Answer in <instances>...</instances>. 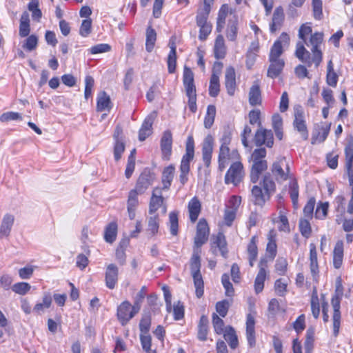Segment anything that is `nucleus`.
Listing matches in <instances>:
<instances>
[{"instance_id": "obj_1", "label": "nucleus", "mask_w": 353, "mask_h": 353, "mask_svg": "<svg viewBox=\"0 0 353 353\" xmlns=\"http://www.w3.org/2000/svg\"><path fill=\"white\" fill-rule=\"evenodd\" d=\"M323 41V34L317 32L311 34L308 42H305L307 47L312 46L311 51L313 54L312 58H311L310 52L304 47L303 43L301 41L298 42L295 52L296 57L300 61L306 63L308 67H310L312 63H314L316 68L319 67L323 59L322 52L319 49V46Z\"/></svg>"}, {"instance_id": "obj_2", "label": "nucleus", "mask_w": 353, "mask_h": 353, "mask_svg": "<svg viewBox=\"0 0 353 353\" xmlns=\"http://www.w3.org/2000/svg\"><path fill=\"white\" fill-rule=\"evenodd\" d=\"M276 185L269 173L264 175L259 185H254L252 190V197L254 205L262 207L274 193Z\"/></svg>"}, {"instance_id": "obj_3", "label": "nucleus", "mask_w": 353, "mask_h": 353, "mask_svg": "<svg viewBox=\"0 0 353 353\" xmlns=\"http://www.w3.org/2000/svg\"><path fill=\"white\" fill-rule=\"evenodd\" d=\"M200 252L199 249H194L190 261V272L198 298H201L204 293V283L201 274Z\"/></svg>"}, {"instance_id": "obj_4", "label": "nucleus", "mask_w": 353, "mask_h": 353, "mask_svg": "<svg viewBox=\"0 0 353 353\" xmlns=\"http://www.w3.org/2000/svg\"><path fill=\"white\" fill-rule=\"evenodd\" d=\"M243 177L244 170L243 164L237 161L234 162L227 171L225 176V183L236 186L242 181Z\"/></svg>"}, {"instance_id": "obj_5", "label": "nucleus", "mask_w": 353, "mask_h": 353, "mask_svg": "<svg viewBox=\"0 0 353 353\" xmlns=\"http://www.w3.org/2000/svg\"><path fill=\"white\" fill-rule=\"evenodd\" d=\"M139 310L135 309L128 301H123L117 307V316L122 325H126Z\"/></svg>"}, {"instance_id": "obj_6", "label": "nucleus", "mask_w": 353, "mask_h": 353, "mask_svg": "<svg viewBox=\"0 0 353 353\" xmlns=\"http://www.w3.org/2000/svg\"><path fill=\"white\" fill-rule=\"evenodd\" d=\"M155 179V174L149 169H145L139 175L135 188L132 190L143 194L148 188L152 185Z\"/></svg>"}, {"instance_id": "obj_7", "label": "nucleus", "mask_w": 353, "mask_h": 353, "mask_svg": "<svg viewBox=\"0 0 353 353\" xmlns=\"http://www.w3.org/2000/svg\"><path fill=\"white\" fill-rule=\"evenodd\" d=\"M293 126L300 133L303 140L305 141L308 139L309 133L304 119V112L300 106L294 109Z\"/></svg>"}, {"instance_id": "obj_8", "label": "nucleus", "mask_w": 353, "mask_h": 353, "mask_svg": "<svg viewBox=\"0 0 353 353\" xmlns=\"http://www.w3.org/2000/svg\"><path fill=\"white\" fill-rule=\"evenodd\" d=\"M210 233L208 224L205 219H201L196 225V232L194 237V246L196 249L201 247L208 241Z\"/></svg>"}, {"instance_id": "obj_9", "label": "nucleus", "mask_w": 353, "mask_h": 353, "mask_svg": "<svg viewBox=\"0 0 353 353\" xmlns=\"http://www.w3.org/2000/svg\"><path fill=\"white\" fill-rule=\"evenodd\" d=\"M290 41L289 35L283 32L279 38L275 41L270 52L269 59H281L280 57L283 52V46H288Z\"/></svg>"}, {"instance_id": "obj_10", "label": "nucleus", "mask_w": 353, "mask_h": 353, "mask_svg": "<svg viewBox=\"0 0 353 353\" xmlns=\"http://www.w3.org/2000/svg\"><path fill=\"white\" fill-rule=\"evenodd\" d=\"M223 67L221 62H215L213 66V73L211 75L209 86V94L212 97H216L220 91L219 74Z\"/></svg>"}, {"instance_id": "obj_11", "label": "nucleus", "mask_w": 353, "mask_h": 353, "mask_svg": "<svg viewBox=\"0 0 353 353\" xmlns=\"http://www.w3.org/2000/svg\"><path fill=\"white\" fill-rule=\"evenodd\" d=\"M254 142L256 146L265 145L271 148L274 144V137L272 130L260 128L255 133Z\"/></svg>"}, {"instance_id": "obj_12", "label": "nucleus", "mask_w": 353, "mask_h": 353, "mask_svg": "<svg viewBox=\"0 0 353 353\" xmlns=\"http://www.w3.org/2000/svg\"><path fill=\"white\" fill-rule=\"evenodd\" d=\"M231 157L237 159L239 157L237 150L230 152L229 146L221 145L218 157L219 170L220 171L222 172L226 168Z\"/></svg>"}, {"instance_id": "obj_13", "label": "nucleus", "mask_w": 353, "mask_h": 353, "mask_svg": "<svg viewBox=\"0 0 353 353\" xmlns=\"http://www.w3.org/2000/svg\"><path fill=\"white\" fill-rule=\"evenodd\" d=\"M272 172L277 181H283L288 177L289 166L285 158H281L272 165Z\"/></svg>"}, {"instance_id": "obj_14", "label": "nucleus", "mask_w": 353, "mask_h": 353, "mask_svg": "<svg viewBox=\"0 0 353 353\" xmlns=\"http://www.w3.org/2000/svg\"><path fill=\"white\" fill-rule=\"evenodd\" d=\"M267 263V259L265 258L260 260L259 264V270L254 281V290L256 294L261 292L264 288V282L267 276L265 270L268 266Z\"/></svg>"}, {"instance_id": "obj_15", "label": "nucleus", "mask_w": 353, "mask_h": 353, "mask_svg": "<svg viewBox=\"0 0 353 353\" xmlns=\"http://www.w3.org/2000/svg\"><path fill=\"white\" fill-rule=\"evenodd\" d=\"M214 138L212 135H207L202 144V159L204 165L208 168L211 163L213 152Z\"/></svg>"}, {"instance_id": "obj_16", "label": "nucleus", "mask_w": 353, "mask_h": 353, "mask_svg": "<svg viewBox=\"0 0 353 353\" xmlns=\"http://www.w3.org/2000/svg\"><path fill=\"white\" fill-rule=\"evenodd\" d=\"M119 278V268L114 263L109 264L105 272V282L106 287L110 290L115 288Z\"/></svg>"}, {"instance_id": "obj_17", "label": "nucleus", "mask_w": 353, "mask_h": 353, "mask_svg": "<svg viewBox=\"0 0 353 353\" xmlns=\"http://www.w3.org/2000/svg\"><path fill=\"white\" fill-rule=\"evenodd\" d=\"M228 14L230 15V17L235 14L234 10L229 7L228 4L222 5L218 13L216 27V32H221L223 31L225 25V20Z\"/></svg>"}, {"instance_id": "obj_18", "label": "nucleus", "mask_w": 353, "mask_h": 353, "mask_svg": "<svg viewBox=\"0 0 353 353\" xmlns=\"http://www.w3.org/2000/svg\"><path fill=\"white\" fill-rule=\"evenodd\" d=\"M310 270L314 281H317L319 279V264L316 245L314 243L310 244Z\"/></svg>"}, {"instance_id": "obj_19", "label": "nucleus", "mask_w": 353, "mask_h": 353, "mask_svg": "<svg viewBox=\"0 0 353 353\" xmlns=\"http://www.w3.org/2000/svg\"><path fill=\"white\" fill-rule=\"evenodd\" d=\"M172 134L170 130H166L163 132L161 139V150L162 152L163 157L165 159H169L172 153Z\"/></svg>"}, {"instance_id": "obj_20", "label": "nucleus", "mask_w": 353, "mask_h": 353, "mask_svg": "<svg viewBox=\"0 0 353 353\" xmlns=\"http://www.w3.org/2000/svg\"><path fill=\"white\" fill-rule=\"evenodd\" d=\"M332 305L334 310L333 313V331L335 336H336L339 331L340 321H341V312H340V302L341 299L338 296H334L332 299Z\"/></svg>"}, {"instance_id": "obj_21", "label": "nucleus", "mask_w": 353, "mask_h": 353, "mask_svg": "<svg viewBox=\"0 0 353 353\" xmlns=\"http://www.w3.org/2000/svg\"><path fill=\"white\" fill-rule=\"evenodd\" d=\"M225 85L229 95H234L236 87V74L234 68L229 67L226 69L225 74Z\"/></svg>"}, {"instance_id": "obj_22", "label": "nucleus", "mask_w": 353, "mask_h": 353, "mask_svg": "<svg viewBox=\"0 0 353 353\" xmlns=\"http://www.w3.org/2000/svg\"><path fill=\"white\" fill-rule=\"evenodd\" d=\"M238 34V17L236 14L232 15L228 19L225 35L229 41H234Z\"/></svg>"}, {"instance_id": "obj_23", "label": "nucleus", "mask_w": 353, "mask_h": 353, "mask_svg": "<svg viewBox=\"0 0 353 353\" xmlns=\"http://www.w3.org/2000/svg\"><path fill=\"white\" fill-rule=\"evenodd\" d=\"M139 194L135 190H131L128 194V198L127 201V210L128 216L130 220H133L135 218V211L139 205L138 195Z\"/></svg>"}, {"instance_id": "obj_24", "label": "nucleus", "mask_w": 353, "mask_h": 353, "mask_svg": "<svg viewBox=\"0 0 353 353\" xmlns=\"http://www.w3.org/2000/svg\"><path fill=\"white\" fill-rule=\"evenodd\" d=\"M254 325V316L251 314H248L246 317V337L250 347H254L256 343Z\"/></svg>"}, {"instance_id": "obj_25", "label": "nucleus", "mask_w": 353, "mask_h": 353, "mask_svg": "<svg viewBox=\"0 0 353 353\" xmlns=\"http://www.w3.org/2000/svg\"><path fill=\"white\" fill-rule=\"evenodd\" d=\"M250 172V181L252 183L258 182L262 172L268 168L266 161H252Z\"/></svg>"}, {"instance_id": "obj_26", "label": "nucleus", "mask_w": 353, "mask_h": 353, "mask_svg": "<svg viewBox=\"0 0 353 353\" xmlns=\"http://www.w3.org/2000/svg\"><path fill=\"white\" fill-rule=\"evenodd\" d=\"M269 61L270 64L268 70V77L275 79L281 73L285 65V61L283 59H269Z\"/></svg>"}, {"instance_id": "obj_27", "label": "nucleus", "mask_w": 353, "mask_h": 353, "mask_svg": "<svg viewBox=\"0 0 353 353\" xmlns=\"http://www.w3.org/2000/svg\"><path fill=\"white\" fill-rule=\"evenodd\" d=\"M154 120V117L152 114L148 116L139 132V139L141 141H143L148 137L152 133V124Z\"/></svg>"}, {"instance_id": "obj_28", "label": "nucleus", "mask_w": 353, "mask_h": 353, "mask_svg": "<svg viewBox=\"0 0 353 353\" xmlns=\"http://www.w3.org/2000/svg\"><path fill=\"white\" fill-rule=\"evenodd\" d=\"M183 83L185 92L196 91L194 85V73L192 70L185 65L183 73Z\"/></svg>"}, {"instance_id": "obj_29", "label": "nucleus", "mask_w": 353, "mask_h": 353, "mask_svg": "<svg viewBox=\"0 0 353 353\" xmlns=\"http://www.w3.org/2000/svg\"><path fill=\"white\" fill-rule=\"evenodd\" d=\"M190 219L191 222L194 223L201 212V204L196 196L193 197L188 205Z\"/></svg>"}, {"instance_id": "obj_30", "label": "nucleus", "mask_w": 353, "mask_h": 353, "mask_svg": "<svg viewBox=\"0 0 353 353\" xmlns=\"http://www.w3.org/2000/svg\"><path fill=\"white\" fill-rule=\"evenodd\" d=\"M14 217L10 214L4 215L0 226V238L7 237L10 235L14 224Z\"/></svg>"}, {"instance_id": "obj_31", "label": "nucleus", "mask_w": 353, "mask_h": 353, "mask_svg": "<svg viewBox=\"0 0 353 353\" xmlns=\"http://www.w3.org/2000/svg\"><path fill=\"white\" fill-rule=\"evenodd\" d=\"M169 46L170 50L167 59L168 70L169 73L172 74L175 72L176 65V46L172 39L170 41Z\"/></svg>"}, {"instance_id": "obj_32", "label": "nucleus", "mask_w": 353, "mask_h": 353, "mask_svg": "<svg viewBox=\"0 0 353 353\" xmlns=\"http://www.w3.org/2000/svg\"><path fill=\"white\" fill-rule=\"evenodd\" d=\"M343 243L338 241L333 250V265L334 268L339 269L343 263Z\"/></svg>"}, {"instance_id": "obj_33", "label": "nucleus", "mask_w": 353, "mask_h": 353, "mask_svg": "<svg viewBox=\"0 0 353 353\" xmlns=\"http://www.w3.org/2000/svg\"><path fill=\"white\" fill-rule=\"evenodd\" d=\"M111 108L112 103L110 97L105 91L101 92L97 97V110L98 112L110 111Z\"/></svg>"}, {"instance_id": "obj_34", "label": "nucleus", "mask_w": 353, "mask_h": 353, "mask_svg": "<svg viewBox=\"0 0 353 353\" xmlns=\"http://www.w3.org/2000/svg\"><path fill=\"white\" fill-rule=\"evenodd\" d=\"M249 103L252 106L261 105V92L258 82H254L249 92Z\"/></svg>"}, {"instance_id": "obj_35", "label": "nucleus", "mask_w": 353, "mask_h": 353, "mask_svg": "<svg viewBox=\"0 0 353 353\" xmlns=\"http://www.w3.org/2000/svg\"><path fill=\"white\" fill-rule=\"evenodd\" d=\"M268 242L266 246L267 257L273 261L277 253V245L274 230H270L268 235Z\"/></svg>"}, {"instance_id": "obj_36", "label": "nucleus", "mask_w": 353, "mask_h": 353, "mask_svg": "<svg viewBox=\"0 0 353 353\" xmlns=\"http://www.w3.org/2000/svg\"><path fill=\"white\" fill-rule=\"evenodd\" d=\"M214 54L216 59H222L226 54V47L223 35L219 34L214 42Z\"/></svg>"}, {"instance_id": "obj_37", "label": "nucleus", "mask_w": 353, "mask_h": 353, "mask_svg": "<svg viewBox=\"0 0 353 353\" xmlns=\"http://www.w3.org/2000/svg\"><path fill=\"white\" fill-rule=\"evenodd\" d=\"M210 12V5L207 1H204L203 8L199 10L197 12L196 21L198 26L209 24L208 18Z\"/></svg>"}, {"instance_id": "obj_38", "label": "nucleus", "mask_w": 353, "mask_h": 353, "mask_svg": "<svg viewBox=\"0 0 353 353\" xmlns=\"http://www.w3.org/2000/svg\"><path fill=\"white\" fill-rule=\"evenodd\" d=\"M175 168L172 165H170L164 168L161 181L163 183V189L168 190L171 185L172 181L174 176Z\"/></svg>"}, {"instance_id": "obj_39", "label": "nucleus", "mask_w": 353, "mask_h": 353, "mask_svg": "<svg viewBox=\"0 0 353 353\" xmlns=\"http://www.w3.org/2000/svg\"><path fill=\"white\" fill-rule=\"evenodd\" d=\"M223 337L228 343L232 349H235L239 345L237 335L234 329L232 326H227L223 332Z\"/></svg>"}, {"instance_id": "obj_40", "label": "nucleus", "mask_w": 353, "mask_h": 353, "mask_svg": "<svg viewBox=\"0 0 353 353\" xmlns=\"http://www.w3.org/2000/svg\"><path fill=\"white\" fill-rule=\"evenodd\" d=\"M52 301L51 294L48 292L45 293L42 299V303H38L34 305L32 310L33 312L39 315L41 314L44 312L45 309L51 306Z\"/></svg>"}, {"instance_id": "obj_41", "label": "nucleus", "mask_w": 353, "mask_h": 353, "mask_svg": "<svg viewBox=\"0 0 353 353\" xmlns=\"http://www.w3.org/2000/svg\"><path fill=\"white\" fill-rule=\"evenodd\" d=\"M208 334V319L206 316L202 315L198 324L197 338L201 341L207 340Z\"/></svg>"}, {"instance_id": "obj_42", "label": "nucleus", "mask_w": 353, "mask_h": 353, "mask_svg": "<svg viewBox=\"0 0 353 353\" xmlns=\"http://www.w3.org/2000/svg\"><path fill=\"white\" fill-rule=\"evenodd\" d=\"M330 125H322L316 134H313L312 137V144L321 143L327 139L330 132Z\"/></svg>"}, {"instance_id": "obj_43", "label": "nucleus", "mask_w": 353, "mask_h": 353, "mask_svg": "<svg viewBox=\"0 0 353 353\" xmlns=\"http://www.w3.org/2000/svg\"><path fill=\"white\" fill-rule=\"evenodd\" d=\"M284 19L283 11L281 8H277L273 14L272 22L270 24L271 32H275L281 26Z\"/></svg>"}, {"instance_id": "obj_44", "label": "nucleus", "mask_w": 353, "mask_h": 353, "mask_svg": "<svg viewBox=\"0 0 353 353\" xmlns=\"http://www.w3.org/2000/svg\"><path fill=\"white\" fill-rule=\"evenodd\" d=\"M248 254L249 263L251 267L254 265V262L256 261L258 255V248L256 245V237L252 236L247 248Z\"/></svg>"}, {"instance_id": "obj_45", "label": "nucleus", "mask_w": 353, "mask_h": 353, "mask_svg": "<svg viewBox=\"0 0 353 353\" xmlns=\"http://www.w3.org/2000/svg\"><path fill=\"white\" fill-rule=\"evenodd\" d=\"M194 155V141L192 137H188L185 145V154L183 156L181 161L190 162L193 159Z\"/></svg>"}, {"instance_id": "obj_46", "label": "nucleus", "mask_w": 353, "mask_h": 353, "mask_svg": "<svg viewBox=\"0 0 353 353\" xmlns=\"http://www.w3.org/2000/svg\"><path fill=\"white\" fill-rule=\"evenodd\" d=\"M117 224L116 222L110 223L105 230L104 239L106 242L112 243L117 237Z\"/></svg>"}, {"instance_id": "obj_47", "label": "nucleus", "mask_w": 353, "mask_h": 353, "mask_svg": "<svg viewBox=\"0 0 353 353\" xmlns=\"http://www.w3.org/2000/svg\"><path fill=\"white\" fill-rule=\"evenodd\" d=\"M157 40V33L154 29L149 26L146 30L145 49L148 52H151L154 47Z\"/></svg>"}, {"instance_id": "obj_48", "label": "nucleus", "mask_w": 353, "mask_h": 353, "mask_svg": "<svg viewBox=\"0 0 353 353\" xmlns=\"http://www.w3.org/2000/svg\"><path fill=\"white\" fill-rule=\"evenodd\" d=\"M326 81L327 83L332 87H336L337 85L338 75L334 70V66L332 60H330L327 63Z\"/></svg>"}, {"instance_id": "obj_49", "label": "nucleus", "mask_w": 353, "mask_h": 353, "mask_svg": "<svg viewBox=\"0 0 353 353\" xmlns=\"http://www.w3.org/2000/svg\"><path fill=\"white\" fill-rule=\"evenodd\" d=\"M39 0H30L28 5V9L32 12V18L33 20L39 21L42 17V12L39 8Z\"/></svg>"}, {"instance_id": "obj_50", "label": "nucleus", "mask_w": 353, "mask_h": 353, "mask_svg": "<svg viewBox=\"0 0 353 353\" xmlns=\"http://www.w3.org/2000/svg\"><path fill=\"white\" fill-rule=\"evenodd\" d=\"M314 342V330L310 327L306 332V339L304 343L305 353H312Z\"/></svg>"}, {"instance_id": "obj_51", "label": "nucleus", "mask_w": 353, "mask_h": 353, "mask_svg": "<svg viewBox=\"0 0 353 353\" xmlns=\"http://www.w3.org/2000/svg\"><path fill=\"white\" fill-rule=\"evenodd\" d=\"M216 116V107L214 105H209L207 108L206 115L204 119V126L205 128H210L214 122Z\"/></svg>"}, {"instance_id": "obj_52", "label": "nucleus", "mask_w": 353, "mask_h": 353, "mask_svg": "<svg viewBox=\"0 0 353 353\" xmlns=\"http://www.w3.org/2000/svg\"><path fill=\"white\" fill-rule=\"evenodd\" d=\"M169 228L172 236H176L179 230L178 212H171L169 214Z\"/></svg>"}, {"instance_id": "obj_53", "label": "nucleus", "mask_w": 353, "mask_h": 353, "mask_svg": "<svg viewBox=\"0 0 353 353\" xmlns=\"http://www.w3.org/2000/svg\"><path fill=\"white\" fill-rule=\"evenodd\" d=\"M214 244L216 245V246L220 250L221 254L223 256H225V254H227V242L225 239V236L222 232H219L217 235L215 237V240L214 241Z\"/></svg>"}, {"instance_id": "obj_54", "label": "nucleus", "mask_w": 353, "mask_h": 353, "mask_svg": "<svg viewBox=\"0 0 353 353\" xmlns=\"http://www.w3.org/2000/svg\"><path fill=\"white\" fill-rule=\"evenodd\" d=\"M38 46V37L35 34L28 35L24 41L22 48L29 52L37 48Z\"/></svg>"}, {"instance_id": "obj_55", "label": "nucleus", "mask_w": 353, "mask_h": 353, "mask_svg": "<svg viewBox=\"0 0 353 353\" xmlns=\"http://www.w3.org/2000/svg\"><path fill=\"white\" fill-rule=\"evenodd\" d=\"M159 227V215L154 214L148 218V230L150 232L152 235L158 232Z\"/></svg>"}, {"instance_id": "obj_56", "label": "nucleus", "mask_w": 353, "mask_h": 353, "mask_svg": "<svg viewBox=\"0 0 353 353\" xmlns=\"http://www.w3.org/2000/svg\"><path fill=\"white\" fill-rule=\"evenodd\" d=\"M190 162L181 161L180 165L179 181L182 185H184L188 181V174L190 172Z\"/></svg>"}, {"instance_id": "obj_57", "label": "nucleus", "mask_w": 353, "mask_h": 353, "mask_svg": "<svg viewBox=\"0 0 353 353\" xmlns=\"http://www.w3.org/2000/svg\"><path fill=\"white\" fill-rule=\"evenodd\" d=\"M212 325L217 334H222L225 331L224 321L215 313L212 314Z\"/></svg>"}, {"instance_id": "obj_58", "label": "nucleus", "mask_w": 353, "mask_h": 353, "mask_svg": "<svg viewBox=\"0 0 353 353\" xmlns=\"http://www.w3.org/2000/svg\"><path fill=\"white\" fill-rule=\"evenodd\" d=\"M299 227L301 234L306 239L309 238L312 232V229L309 221L305 219H301Z\"/></svg>"}, {"instance_id": "obj_59", "label": "nucleus", "mask_w": 353, "mask_h": 353, "mask_svg": "<svg viewBox=\"0 0 353 353\" xmlns=\"http://www.w3.org/2000/svg\"><path fill=\"white\" fill-rule=\"evenodd\" d=\"M30 285L25 282L17 283L12 287V291L20 295L26 294L30 291Z\"/></svg>"}, {"instance_id": "obj_60", "label": "nucleus", "mask_w": 353, "mask_h": 353, "mask_svg": "<svg viewBox=\"0 0 353 353\" xmlns=\"http://www.w3.org/2000/svg\"><path fill=\"white\" fill-rule=\"evenodd\" d=\"M311 309L312 315L318 319L320 314L319 300L316 292H313L311 298Z\"/></svg>"}, {"instance_id": "obj_61", "label": "nucleus", "mask_w": 353, "mask_h": 353, "mask_svg": "<svg viewBox=\"0 0 353 353\" xmlns=\"http://www.w3.org/2000/svg\"><path fill=\"white\" fill-rule=\"evenodd\" d=\"M164 199L152 197L149 204V214L152 215L162 206Z\"/></svg>"}, {"instance_id": "obj_62", "label": "nucleus", "mask_w": 353, "mask_h": 353, "mask_svg": "<svg viewBox=\"0 0 353 353\" xmlns=\"http://www.w3.org/2000/svg\"><path fill=\"white\" fill-rule=\"evenodd\" d=\"M92 31V20L90 19L83 20L79 28V34L87 37Z\"/></svg>"}, {"instance_id": "obj_63", "label": "nucleus", "mask_w": 353, "mask_h": 353, "mask_svg": "<svg viewBox=\"0 0 353 353\" xmlns=\"http://www.w3.org/2000/svg\"><path fill=\"white\" fill-rule=\"evenodd\" d=\"M94 84V80L91 76H86L85 78V91L84 97L87 100L92 96V89Z\"/></svg>"}, {"instance_id": "obj_64", "label": "nucleus", "mask_w": 353, "mask_h": 353, "mask_svg": "<svg viewBox=\"0 0 353 353\" xmlns=\"http://www.w3.org/2000/svg\"><path fill=\"white\" fill-rule=\"evenodd\" d=\"M346 166L353 165V141H350L345 148Z\"/></svg>"}]
</instances>
